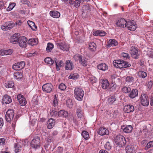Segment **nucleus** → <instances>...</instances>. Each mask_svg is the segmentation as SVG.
Here are the masks:
<instances>
[{"instance_id":"nucleus-1","label":"nucleus","mask_w":153,"mask_h":153,"mask_svg":"<svg viewBox=\"0 0 153 153\" xmlns=\"http://www.w3.org/2000/svg\"><path fill=\"white\" fill-rule=\"evenodd\" d=\"M114 144L119 147H122L125 145L126 141L125 137L122 135L119 134L114 137Z\"/></svg>"},{"instance_id":"nucleus-2","label":"nucleus","mask_w":153,"mask_h":153,"mask_svg":"<svg viewBox=\"0 0 153 153\" xmlns=\"http://www.w3.org/2000/svg\"><path fill=\"white\" fill-rule=\"evenodd\" d=\"M84 92L80 88L76 87L74 91V94L76 99L79 101H82L83 97Z\"/></svg>"},{"instance_id":"nucleus-3","label":"nucleus","mask_w":153,"mask_h":153,"mask_svg":"<svg viewBox=\"0 0 153 153\" xmlns=\"http://www.w3.org/2000/svg\"><path fill=\"white\" fill-rule=\"evenodd\" d=\"M113 64L114 66L120 69L126 68L131 66V65L127 62L120 60L114 61Z\"/></svg>"},{"instance_id":"nucleus-4","label":"nucleus","mask_w":153,"mask_h":153,"mask_svg":"<svg viewBox=\"0 0 153 153\" xmlns=\"http://www.w3.org/2000/svg\"><path fill=\"white\" fill-rule=\"evenodd\" d=\"M74 59L76 62H79V63L83 66H86L87 65L85 58L82 56L77 54L75 55L73 57Z\"/></svg>"},{"instance_id":"nucleus-5","label":"nucleus","mask_w":153,"mask_h":153,"mask_svg":"<svg viewBox=\"0 0 153 153\" xmlns=\"http://www.w3.org/2000/svg\"><path fill=\"white\" fill-rule=\"evenodd\" d=\"M56 45L58 48L63 51H68L69 50V45L66 42L62 41L57 42Z\"/></svg>"},{"instance_id":"nucleus-6","label":"nucleus","mask_w":153,"mask_h":153,"mask_svg":"<svg viewBox=\"0 0 153 153\" xmlns=\"http://www.w3.org/2000/svg\"><path fill=\"white\" fill-rule=\"evenodd\" d=\"M40 138L38 137H37L32 140L30 143V146L36 149L40 147Z\"/></svg>"},{"instance_id":"nucleus-7","label":"nucleus","mask_w":153,"mask_h":153,"mask_svg":"<svg viewBox=\"0 0 153 153\" xmlns=\"http://www.w3.org/2000/svg\"><path fill=\"white\" fill-rule=\"evenodd\" d=\"M140 102L141 105L145 106H148L149 104L148 97L145 94H142L140 98Z\"/></svg>"},{"instance_id":"nucleus-8","label":"nucleus","mask_w":153,"mask_h":153,"mask_svg":"<svg viewBox=\"0 0 153 153\" xmlns=\"http://www.w3.org/2000/svg\"><path fill=\"white\" fill-rule=\"evenodd\" d=\"M137 25L134 21H127L126 25V27L131 31L135 30L137 27Z\"/></svg>"},{"instance_id":"nucleus-9","label":"nucleus","mask_w":153,"mask_h":153,"mask_svg":"<svg viewBox=\"0 0 153 153\" xmlns=\"http://www.w3.org/2000/svg\"><path fill=\"white\" fill-rule=\"evenodd\" d=\"M14 115V111L13 109L8 110L6 112L5 115V119L8 122H10L13 120Z\"/></svg>"},{"instance_id":"nucleus-10","label":"nucleus","mask_w":153,"mask_h":153,"mask_svg":"<svg viewBox=\"0 0 153 153\" xmlns=\"http://www.w3.org/2000/svg\"><path fill=\"white\" fill-rule=\"evenodd\" d=\"M137 48L136 47L132 46L131 48L130 53L133 58L137 59L139 58V54Z\"/></svg>"},{"instance_id":"nucleus-11","label":"nucleus","mask_w":153,"mask_h":153,"mask_svg":"<svg viewBox=\"0 0 153 153\" xmlns=\"http://www.w3.org/2000/svg\"><path fill=\"white\" fill-rule=\"evenodd\" d=\"M53 88V85L51 83H46L42 86L43 91L48 93H50L51 92Z\"/></svg>"},{"instance_id":"nucleus-12","label":"nucleus","mask_w":153,"mask_h":153,"mask_svg":"<svg viewBox=\"0 0 153 153\" xmlns=\"http://www.w3.org/2000/svg\"><path fill=\"white\" fill-rule=\"evenodd\" d=\"M27 41V39L26 37L25 36L20 37L18 38L17 43H19L20 47L22 48H25L26 46Z\"/></svg>"},{"instance_id":"nucleus-13","label":"nucleus","mask_w":153,"mask_h":153,"mask_svg":"<svg viewBox=\"0 0 153 153\" xmlns=\"http://www.w3.org/2000/svg\"><path fill=\"white\" fill-rule=\"evenodd\" d=\"M14 24L10 22H7L1 26V28L3 30H10L14 26Z\"/></svg>"},{"instance_id":"nucleus-14","label":"nucleus","mask_w":153,"mask_h":153,"mask_svg":"<svg viewBox=\"0 0 153 153\" xmlns=\"http://www.w3.org/2000/svg\"><path fill=\"white\" fill-rule=\"evenodd\" d=\"M25 65V62L24 61H22L13 65V68L15 70H19L23 68Z\"/></svg>"},{"instance_id":"nucleus-15","label":"nucleus","mask_w":153,"mask_h":153,"mask_svg":"<svg viewBox=\"0 0 153 153\" xmlns=\"http://www.w3.org/2000/svg\"><path fill=\"white\" fill-rule=\"evenodd\" d=\"M127 21L123 18H121L117 20L116 25L119 27H126Z\"/></svg>"},{"instance_id":"nucleus-16","label":"nucleus","mask_w":153,"mask_h":153,"mask_svg":"<svg viewBox=\"0 0 153 153\" xmlns=\"http://www.w3.org/2000/svg\"><path fill=\"white\" fill-rule=\"evenodd\" d=\"M137 147L136 146L133 145H128L126 148V153H133L137 149Z\"/></svg>"},{"instance_id":"nucleus-17","label":"nucleus","mask_w":153,"mask_h":153,"mask_svg":"<svg viewBox=\"0 0 153 153\" xmlns=\"http://www.w3.org/2000/svg\"><path fill=\"white\" fill-rule=\"evenodd\" d=\"M134 110V106L131 105H126L124 108V110L127 113L132 112Z\"/></svg>"},{"instance_id":"nucleus-18","label":"nucleus","mask_w":153,"mask_h":153,"mask_svg":"<svg viewBox=\"0 0 153 153\" xmlns=\"http://www.w3.org/2000/svg\"><path fill=\"white\" fill-rule=\"evenodd\" d=\"M122 129L124 132L128 133L131 132L132 131L133 128L130 125H127L122 126Z\"/></svg>"},{"instance_id":"nucleus-19","label":"nucleus","mask_w":153,"mask_h":153,"mask_svg":"<svg viewBox=\"0 0 153 153\" xmlns=\"http://www.w3.org/2000/svg\"><path fill=\"white\" fill-rule=\"evenodd\" d=\"M97 132L99 134L101 135H108L109 134L108 130L104 127L100 128Z\"/></svg>"},{"instance_id":"nucleus-20","label":"nucleus","mask_w":153,"mask_h":153,"mask_svg":"<svg viewBox=\"0 0 153 153\" xmlns=\"http://www.w3.org/2000/svg\"><path fill=\"white\" fill-rule=\"evenodd\" d=\"M2 101L4 104H8L12 102V99L10 96L5 95L3 97Z\"/></svg>"},{"instance_id":"nucleus-21","label":"nucleus","mask_w":153,"mask_h":153,"mask_svg":"<svg viewBox=\"0 0 153 153\" xmlns=\"http://www.w3.org/2000/svg\"><path fill=\"white\" fill-rule=\"evenodd\" d=\"M102 81L101 84L102 88L103 89H107L109 85V83L108 81L106 79H104L102 80Z\"/></svg>"},{"instance_id":"nucleus-22","label":"nucleus","mask_w":153,"mask_h":153,"mask_svg":"<svg viewBox=\"0 0 153 153\" xmlns=\"http://www.w3.org/2000/svg\"><path fill=\"white\" fill-rule=\"evenodd\" d=\"M117 45V42L115 40L112 39L109 40L107 46L108 47L110 48L111 46H116Z\"/></svg>"},{"instance_id":"nucleus-23","label":"nucleus","mask_w":153,"mask_h":153,"mask_svg":"<svg viewBox=\"0 0 153 153\" xmlns=\"http://www.w3.org/2000/svg\"><path fill=\"white\" fill-rule=\"evenodd\" d=\"M138 91L137 89H133L130 91L129 96L131 98H134L137 96Z\"/></svg>"},{"instance_id":"nucleus-24","label":"nucleus","mask_w":153,"mask_h":153,"mask_svg":"<svg viewBox=\"0 0 153 153\" xmlns=\"http://www.w3.org/2000/svg\"><path fill=\"white\" fill-rule=\"evenodd\" d=\"M74 66L73 63L70 60H67L66 62L65 69L66 70H72Z\"/></svg>"},{"instance_id":"nucleus-25","label":"nucleus","mask_w":153,"mask_h":153,"mask_svg":"<svg viewBox=\"0 0 153 153\" xmlns=\"http://www.w3.org/2000/svg\"><path fill=\"white\" fill-rule=\"evenodd\" d=\"M12 52V50L11 49L7 50H0V55H7L11 54Z\"/></svg>"},{"instance_id":"nucleus-26","label":"nucleus","mask_w":153,"mask_h":153,"mask_svg":"<svg viewBox=\"0 0 153 153\" xmlns=\"http://www.w3.org/2000/svg\"><path fill=\"white\" fill-rule=\"evenodd\" d=\"M18 33L15 34L11 36L10 41V42L14 44H16L18 42V38L17 35Z\"/></svg>"},{"instance_id":"nucleus-27","label":"nucleus","mask_w":153,"mask_h":153,"mask_svg":"<svg viewBox=\"0 0 153 153\" xmlns=\"http://www.w3.org/2000/svg\"><path fill=\"white\" fill-rule=\"evenodd\" d=\"M50 14L51 16L55 18H59L60 15V14L59 12L55 10L51 11L50 12Z\"/></svg>"},{"instance_id":"nucleus-28","label":"nucleus","mask_w":153,"mask_h":153,"mask_svg":"<svg viewBox=\"0 0 153 153\" xmlns=\"http://www.w3.org/2000/svg\"><path fill=\"white\" fill-rule=\"evenodd\" d=\"M97 68L99 70L105 71L108 69V67L105 64L102 63L97 65Z\"/></svg>"},{"instance_id":"nucleus-29","label":"nucleus","mask_w":153,"mask_h":153,"mask_svg":"<svg viewBox=\"0 0 153 153\" xmlns=\"http://www.w3.org/2000/svg\"><path fill=\"white\" fill-rule=\"evenodd\" d=\"M27 23L28 25L33 30H36L37 27L36 25H35L34 22L32 21L29 20L27 21Z\"/></svg>"},{"instance_id":"nucleus-30","label":"nucleus","mask_w":153,"mask_h":153,"mask_svg":"<svg viewBox=\"0 0 153 153\" xmlns=\"http://www.w3.org/2000/svg\"><path fill=\"white\" fill-rule=\"evenodd\" d=\"M55 124V122H54L53 119H50L48 122L47 127L49 129H51L54 126Z\"/></svg>"},{"instance_id":"nucleus-31","label":"nucleus","mask_w":153,"mask_h":153,"mask_svg":"<svg viewBox=\"0 0 153 153\" xmlns=\"http://www.w3.org/2000/svg\"><path fill=\"white\" fill-rule=\"evenodd\" d=\"M97 46L95 43L93 42H90L89 44L88 49L91 51H94L96 50Z\"/></svg>"},{"instance_id":"nucleus-32","label":"nucleus","mask_w":153,"mask_h":153,"mask_svg":"<svg viewBox=\"0 0 153 153\" xmlns=\"http://www.w3.org/2000/svg\"><path fill=\"white\" fill-rule=\"evenodd\" d=\"M54 45L52 43L49 42L47 44L46 51L48 53L50 52L54 48Z\"/></svg>"},{"instance_id":"nucleus-33","label":"nucleus","mask_w":153,"mask_h":153,"mask_svg":"<svg viewBox=\"0 0 153 153\" xmlns=\"http://www.w3.org/2000/svg\"><path fill=\"white\" fill-rule=\"evenodd\" d=\"M13 75L14 78L17 80L21 79L23 77L22 74L19 71L14 73Z\"/></svg>"},{"instance_id":"nucleus-34","label":"nucleus","mask_w":153,"mask_h":153,"mask_svg":"<svg viewBox=\"0 0 153 153\" xmlns=\"http://www.w3.org/2000/svg\"><path fill=\"white\" fill-rule=\"evenodd\" d=\"M126 81L129 83L130 84L132 85L135 82L134 78L131 76H127L126 78Z\"/></svg>"},{"instance_id":"nucleus-35","label":"nucleus","mask_w":153,"mask_h":153,"mask_svg":"<svg viewBox=\"0 0 153 153\" xmlns=\"http://www.w3.org/2000/svg\"><path fill=\"white\" fill-rule=\"evenodd\" d=\"M116 100V99L115 96H110L108 98V102L109 104L111 105L113 104Z\"/></svg>"},{"instance_id":"nucleus-36","label":"nucleus","mask_w":153,"mask_h":153,"mask_svg":"<svg viewBox=\"0 0 153 153\" xmlns=\"http://www.w3.org/2000/svg\"><path fill=\"white\" fill-rule=\"evenodd\" d=\"M68 114L67 112L64 110H60L58 112V117H59L63 116L66 117Z\"/></svg>"},{"instance_id":"nucleus-37","label":"nucleus","mask_w":153,"mask_h":153,"mask_svg":"<svg viewBox=\"0 0 153 153\" xmlns=\"http://www.w3.org/2000/svg\"><path fill=\"white\" fill-rule=\"evenodd\" d=\"M44 62L46 63L52 65L54 63V61L51 58L48 57L44 59Z\"/></svg>"},{"instance_id":"nucleus-38","label":"nucleus","mask_w":153,"mask_h":153,"mask_svg":"<svg viewBox=\"0 0 153 153\" xmlns=\"http://www.w3.org/2000/svg\"><path fill=\"white\" fill-rule=\"evenodd\" d=\"M14 84L12 81L7 82L5 83V86L7 88H12L14 86Z\"/></svg>"},{"instance_id":"nucleus-39","label":"nucleus","mask_w":153,"mask_h":153,"mask_svg":"<svg viewBox=\"0 0 153 153\" xmlns=\"http://www.w3.org/2000/svg\"><path fill=\"white\" fill-rule=\"evenodd\" d=\"M82 136L84 138L85 140L88 139L89 137V135L88 133L86 131H83L81 133Z\"/></svg>"},{"instance_id":"nucleus-40","label":"nucleus","mask_w":153,"mask_h":153,"mask_svg":"<svg viewBox=\"0 0 153 153\" xmlns=\"http://www.w3.org/2000/svg\"><path fill=\"white\" fill-rule=\"evenodd\" d=\"M76 113L77 116L79 118H81L82 116V110L80 107H79L77 109Z\"/></svg>"},{"instance_id":"nucleus-41","label":"nucleus","mask_w":153,"mask_h":153,"mask_svg":"<svg viewBox=\"0 0 153 153\" xmlns=\"http://www.w3.org/2000/svg\"><path fill=\"white\" fill-rule=\"evenodd\" d=\"M29 45H33L37 44V40L36 39L34 38H31L29 39L28 41Z\"/></svg>"},{"instance_id":"nucleus-42","label":"nucleus","mask_w":153,"mask_h":153,"mask_svg":"<svg viewBox=\"0 0 153 153\" xmlns=\"http://www.w3.org/2000/svg\"><path fill=\"white\" fill-rule=\"evenodd\" d=\"M138 74L140 77L143 78H145L147 75L146 72L142 71H139L138 72Z\"/></svg>"},{"instance_id":"nucleus-43","label":"nucleus","mask_w":153,"mask_h":153,"mask_svg":"<svg viewBox=\"0 0 153 153\" xmlns=\"http://www.w3.org/2000/svg\"><path fill=\"white\" fill-rule=\"evenodd\" d=\"M15 152L18 153L22 149V147L19 143H15Z\"/></svg>"},{"instance_id":"nucleus-44","label":"nucleus","mask_w":153,"mask_h":153,"mask_svg":"<svg viewBox=\"0 0 153 153\" xmlns=\"http://www.w3.org/2000/svg\"><path fill=\"white\" fill-rule=\"evenodd\" d=\"M79 77V75L77 73H74L71 74L69 76L68 78L69 79H76Z\"/></svg>"},{"instance_id":"nucleus-45","label":"nucleus","mask_w":153,"mask_h":153,"mask_svg":"<svg viewBox=\"0 0 153 153\" xmlns=\"http://www.w3.org/2000/svg\"><path fill=\"white\" fill-rule=\"evenodd\" d=\"M55 62L56 63L57 70L58 71L59 70V66H62L63 62L62 60H60L58 63V62L57 61L56 59H55Z\"/></svg>"},{"instance_id":"nucleus-46","label":"nucleus","mask_w":153,"mask_h":153,"mask_svg":"<svg viewBox=\"0 0 153 153\" xmlns=\"http://www.w3.org/2000/svg\"><path fill=\"white\" fill-rule=\"evenodd\" d=\"M66 104L68 107L70 108H72L73 105L72 100L70 99L67 100L66 101Z\"/></svg>"},{"instance_id":"nucleus-47","label":"nucleus","mask_w":153,"mask_h":153,"mask_svg":"<svg viewBox=\"0 0 153 153\" xmlns=\"http://www.w3.org/2000/svg\"><path fill=\"white\" fill-rule=\"evenodd\" d=\"M54 98L53 100L52 105L54 107H56L58 104L57 99L56 98V95H55L54 96Z\"/></svg>"},{"instance_id":"nucleus-48","label":"nucleus","mask_w":153,"mask_h":153,"mask_svg":"<svg viewBox=\"0 0 153 153\" xmlns=\"http://www.w3.org/2000/svg\"><path fill=\"white\" fill-rule=\"evenodd\" d=\"M21 106H24L27 103V102L25 98H22L19 101Z\"/></svg>"},{"instance_id":"nucleus-49","label":"nucleus","mask_w":153,"mask_h":153,"mask_svg":"<svg viewBox=\"0 0 153 153\" xmlns=\"http://www.w3.org/2000/svg\"><path fill=\"white\" fill-rule=\"evenodd\" d=\"M153 146V141H150L148 143L145 148V149L148 150L149 148Z\"/></svg>"},{"instance_id":"nucleus-50","label":"nucleus","mask_w":153,"mask_h":153,"mask_svg":"<svg viewBox=\"0 0 153 153\" xmlns=\"http://www.w3.org/2000/svg\"><path fill=\"white\" fill-rule=\"evenodd\" d=\"M90 9V7L87 5H84L82 7V11L83 13H85Z\"/></svg>"},{"instance_id":"nucleus-51","label":"nucleus","mask_w":153,"mask_h":153,"mask_svg":"<svg viewBox=\"0 0 153 153\" xmlns=\"http://www.w3.org/2000/svg\"><path fill=\"white\" fill-rule=\"evenodd\" d=\"M122 91L124 93H128L130 91L131 88L130 87L125 86L122 88Z\"/></svg>"},{"instance_id":"nucleus-52","label":"nucleus","mask_w":153,"mask_h":153,"mask_svg":"<svg viewBox=\"0 0 153 153\" xmlns=\"http://www.w3.org/2000/svg\"><path fill=\"white\" fill-rule=\"evenodd\" d=\"M50 115L53 117H58V112L55 111L53 110L50 112Z\"/></svg>"},{"instance_id":"nucleus-53","label":"nucleus","mask_w":153,"mask_h":153,"mask_svg":"<svg viewBox=\"0 0 153 153\" xmlns=\"http://www.w3.org/2000/svg\"><path fill=\"white\" fill-rule=\"evenodd\" d=\"M16 4L13 3L9 4V7L7 8V10L9 11L13 9L15 6Z\"/></svg>"},{"instance_id":"nucleus-54","label":"nucleus","mask_w":153,"mask_h":153,"mask_svg":"<svg viewBox=\"0 0 153 153\" xmlns=\"http://www.w3.org/2000/svg\"><path fill=\"white\" fill-rule=\"evenodd\" d=\"M66 86L63 83L60 84L59 86V89L61 91H64L66 88Z\"/></svg>"},{"instance_id":"nucleus-55","label":"nucleus","mask_w":153,"mask_h":153,"mask_svg":"<svg viewBox=\"0 0 153 153\" xmlns=\"http://www.w3.org/2000/svg\"><path fill=\"white\" fill-rule=\"evenodd\" d=\"M105 148L108 150H110L111 148V146L109 142H107L104 146Z\"/></svg>"},{"instance_id":"nucleus-56","label":"nucleus","mask_w":153,"mask_h":153,"mask_svg":"<svg viewBox=\"0 0 153 153\" xmlns=\"http://www.w3.org/2000/svg\"><path fill=\"white\" fill-rule=\"evenodd\" d=\"M90 80L91 82L93 84L94 83H95L97 81V79L95 77L92 76L90 78Z\"/></svg>"},{"instance_id":"nucleus-57","label":"nucleus","mask_w":153,"mask_h":153,"mask_svg":"<svg viewBox=\"0 0 153 153\" xmlns=\"http://www.w3.org/2000/svg\"><path fill=\"white\" fill-rule=\"evenodd\" d=\"M80 3V1L79 0H76L74 1V2H73V4H74V6L76 7H79V6Z\"/></svg>"},{"instance_id":"nucleus-58","label":"nucleus","mask_w":153,"mask_h":153,"mask_svg":"<svg viewBox=\"0 0 153 153\" xmlns=\"http://www.w3.org/2000/svg\"><path fill=\"white\" fill-rule=\"evenodd\" d=\"M152 85L153 82L151 80L148 82V84H147V86L149 89H150L152 88Z\"/></svg>"},{"instance_id":"nucleus-59","label":"nucleus","mask_w":153,"mask_h":153,"mask_svg":"<svg viewBox=\"0 0 153 153\" xmlns=\"http://www.w3.org/2000/svg\"><path fill=\"white\" fill-rule=\"evenodd\" d=\"M121 55L124 57L127 58H129V56L127 53L123 52L122 53Z\"/></svg>"},{"instance_id":"nucleus-60","label":"nucleus","mask_w":153,"mask_h":153,"mask_svg":"<svg viewBox=\"0 0 153 153\" xmlns=\"http://www.w3.org/2000/svg\"><path fill=\"white\" fill-rule=\"evenodd\" d=\"M53 137L51 136H49L46 139V140L48 143H50L53 140Z\"/></svg>"},{"instance_id":"nucleus-61","label":"nucleus","mask_w":153,"mask_h":153,"mask_svg":"<svg viewBox=\"0 0 153 153\" xmlns=\"http://www.w3.org/2000/svg\"><path fill=\"white\" fill-rule=\"evenodd\" d=\"M100 34L99 36H105L106 34V33L103 31L99 30Z\"/></svg>"},{"instance_id":"nucleus-62","label":"nucleus","mask_w":153,"mask_h":153,"mask_svg":"<svg viewBox=\"0 0 153 153\" xmlns=\"http://www.w3.org/2000/svg\"><path fill=\"white\" fill-rule=\"evenodd\" d=\"M5 142V139L4 138H1L0 139V146L3 145L4 144Z\"/></svg>"},{"instance_id":"nucleus-63","label":"nucleus","mask_w":153,"mask_h":153,"mask_svg":"<svg viewBox=\"0 0 153 153\" xmlns=\"http://www.w3.org/2000/svg\"><path fill=\"white\" fill-rule=\"evenodd\" d=\"M37 122V120L35 119H33L31 121V124L33 126H34L35 123H36Z\"/></svg>"},{"instance_id":"nucleus-64","label":"nucleus","mask_w":153,"mask_h":153,"mask_svg":"<svg viewBox=\"0 0 153 153\" xmlns=\"http://www.w3.org/2000/svg\"><path fill=\"white\" fill-rule=\"evenodd\" d=\"M150 104L152 106H153V94L152 95L151 97Z\"/></svg>"}]
</instances>
